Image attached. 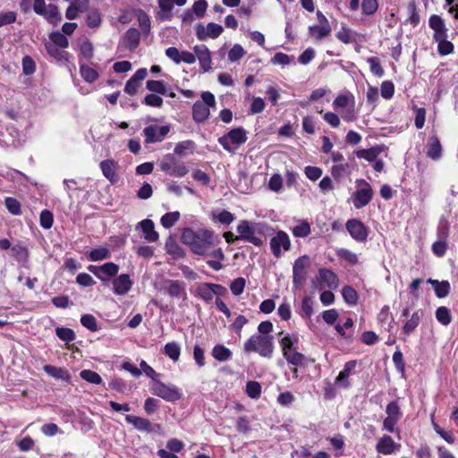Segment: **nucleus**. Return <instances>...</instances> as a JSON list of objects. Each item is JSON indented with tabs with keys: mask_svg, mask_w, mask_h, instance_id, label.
Returning <instances> with one entry per match:
<instances>
[{
	"mask_svg": "<svg viewBox=\"0 0 458 458\" xmlns=\"http://www.w3.org/2000/svg\"><path fill=\"white\" fill-rule=\"evenodd\" d=\"M43 370L50 377L55 379H62L68 381L70 379V374L67 369L53 365H45Z\"/></svg>",
	"mask_w": 458,
	"mask_h": 458,
	"instance_id": "35",
	"label": "nucleus"
},
{
	"mask_svg": "<svg viewBox=\"0 0 458 458\" xmlns=\"http://www.w3.org/2000/svg\"><path fill=\"white\" fill-rule=\"evenodd\" d=\"M224 31V28L217 23L209 22L207 27L199 23L196 27V36L199 40H205L207 38H217Z\"/></svg>",
	"mask_w": 458,
	"mask_h": 458,
	"instance_id": "17",
	"label": "nucleus"
},
{
	"mask_svg": "<svg viewBox=\"0 0 458 458\" xmlns=\"http://www.w3.org/2000/svg\"><path fill=\"white\" fill-rule=\"evenodd\" d=\"M102 23L101 13L98 9L90 10L86 17V24L91 29L98 28Z\"/></svg>",
	"mask_w": 458,
	"mask_h": 458,
	"instance_id": "44",
	"label": "nucleus"
},
{
	"mask_svg": "<svg viewBox=\"0 0 458 458\" xmlns=\"http://www.w3.org/2000/svg\"><path fill=\"white\" fill-rule=\"evenodd\" d=\"M80 72L83 80L89 83L95 82L98 77V72L87 64H80Z\"/></svg>",
	"mask_w": 458,
	"mask_h": 458,
	"instance_id": "41",
	"label": "nucleus"
},
{
	"mask_svg": "<svg viewBox=\"0 0 458 458\" xmlns=\"http://www.w3.org/2000/svg\"><path fill=\"white\" fill-rule=\"evenodd\" d=\"M377 319L381 327H386V331H391L393 327L394 318L390 312V307L388 305H385L381 308L377 314Z\"/></svg>",
	"mask_w": 458,
	"mask_h": 458,
	"instance_id": "30",
	"label": "nucleus"
},
{
	"mask_svg": "<svg viewBox=\"0 0 458 458\" xmlns=\"http://www.w3.org/2000/svg\"><path fill=\"white\" fill-rule=\"evenodd\" d=\"M195 143L192 140H183L178 142L174 149V154L178 156H186L187 151H193Z\"/></svg>",
	"mask_w": 458,
	"mask_h": 458,
	"instance_id": "52",
	"label": "nucleus"
},
{
	"mask_svg": "<svg viewBox=\"0 0 458 458\" xmlns=\"http://www.w3.org/2000/svg\"><path fill=\"white\" fill-rule=\"evenodd\" d=\"M140 227L144 234V238L149 242H155L158 240V233L155 231V225L150 219H144L140 223Z\"/></svg>",
	"mask_w": 458,
	"mask_h": 458,
	"instance_id": "31",
	"label": "nucleus"
},
{
	"mask_svg": "<svg viewBox=\"0 0 458 458\" xmlns=\"http://www.w3.org/2000/svg\"><path fill=\"white\" fill-rule=\"evenodd\" d=\"M336 38L344 44H350L355 41L351 29L342 26L341 30L335 34Z\"/></svg>",
	"mask_w": 458,
	"mask_h": 458,
	"instance_id": "57",
	"label": "nucleus"
},
{
	"mask_svg": "<svg viewBox=\"0 0 458 458\" xmlns=\"http://www.w3.org/2000/svg\"><path fill=\"white\" fill-rule=\"evenodd\" d=\"M201 98L202 101L198 100L192 106V119L197 123H201L208 120L210 114L209 107L216 106V98L211 92H202Z\"/></svg>",
	"mask_w": 458,
	"mask_h": 458,
	"instance_id": "6",
	"label": "nucleus"
},
{
	"mask_svg": "<svg viewBox=\"0 0 458 458\" xmlns=\"http://www.w3.org/2000/svg\"><path fill=\"white\" fill-rule=\"evenodd\" d=\"M170 131L169 125H148L143 129L145 143H156L162 141Z\"/></svg>",
	"mask_w": 458,
	"mask_h": 458,
	"instance_id": "15",
	"label": "nucleus"
},
{
	"mask_svg": "<svg viewBox=\"0 0 458 458\" xmlns=\"http://www.w3.org/2000/svg\"><path fill=\"white\" fill-rule=\"evenodd\" d=\"M268 226L264 223L242 220L236 231L242 241L252 243L257 247L263 245V240L258 235H264Z\"/></svg>",
	"mask_w": 458,
	"mask_h": 458,
	"instance_id": "3",
	"label": "nucleus"
},
{
	"mask_svg": "<svg viewBox=\"0 0 458 458\" xmlns=\"http://www.w3.org/2000/svg\"><path fill=\"white\" fill-rule=\"evenodd\" d=\"M292 233L295 237L305 238L311 233L310 225L307 220H302L299 225L292 228Z\"/></svg>",
	"mask_w": 458,
	"mask_h": 458,
	"instance_id": "46",
	"label": "nucleus"
},
{
	"mask_svg": "<svg viewBox=\"0 0 458 458\" xmlns=\"http://www.w3.org/2000/svg\"><path fill=\"white\" fill-rule=\"evenodd\" d=\"M212 292V283H201L196 287L195 296L208 303L214 298Z\"/></svg>",
	"mask_w": 458,
	"mask_h": 458,
	"instance_id": "34",
	"label": "nucleus"
},
{
	"mask_svg": "<svg viewBox=\"0 0 458 458\" xmlns=\"http://www.w3.org/2000/svg\"><path fill=\"white\" fill-rule=\"evenodd\" d=\"M87 269L98 278L104 285H107L109 280L106 276H116L119 272V266L114 262H107L101 266L89 265Z\"/></svg>",
	"mask_w": 458,
	"mask_h": 458,
	"instance_id": "12",
	"label": "nucleus"
},
{
	"mask_svg": "<svg viewBox=\"0 0 458 458\" xmlns=\"http://www.w3.org/2000/svg\"><path fill=\"white\" fill-rule=\"evenodd\" d=\"M424 313L422 310H417L414 311L410 318H408L402 327V333L405 336L411 335L416 328L420 326L421 322V318Z\"/></svg>",
	"mask_w": 458,
	"mask_h": 458,
	"instance_id": "23",
	"label": "nucleus"
},
{
	"mask_svg": "<svg viewBox=\"0 0 458 458\" xmlns=\"http://www.w3.org/2000/svg\"><path fill=\"white\" fill-rule=\"evenodd\" d=\"M386 417L400 420L402 416L401 409L396 401L390 402L386 408Z\"/></svg>",
	"mask_w": 458,
	"mask_h": 458,
	"instance_id": "64",
	"label": "nucleus"
},
{
	"mask_svg": "<svg viewBox=\"0 0 458 458\" xmlns=\"http://www.w3.org/2000/svg\"><path fill=\"white\" fill-rule=\"evenodd\" d=\"M336 255L340 259H344L351 265H356L359 263L358 256L348 249L342 248L337 250Z\"/></svg>",
	"mask_w": 458,
	"mask_h": 458,
	"instance_id": "53",
	"label": "nucleus"
},
{
	"mask_svg": "<svg viewBox=\"0 0 458 458\" xmlns=\"http://www.w3.org/2000/svg\"><path fill=\"white\" fill-rule=\"evenodd\" d=\"M318 275L321 282L325 283L330 289H336L339 285V278L337 275L329 268H319Z\"/></svg>",
	"mask_w": 458,
	"mask_h": 458,
	"instance_id": "28",
	"label": "nucleus"
},
{
	"mask_svg": "<svg viewBox=\"0 0 458 458\" xmlns=\"http://www.w3.org/2000/svg\"><path fill=\"white\" fill-rule=\"evenodd\" d=\"M22 73L24 75H31L36 72V63L30 55H25L21 60Z\"/></svg>",
	"mask_w": 458,
	"mask_h": 458,
	"instance_id": "60",
	"label": "nucleus"
},
{
	"mask_svg": "<svg viewBox=\"0 0 458 458\" xmlns=\"http://www.w3.org/2000/svg\"><path fill=\"white\" fill-rule=\"evenodd\" d=\"M194 52L196 54V57L199 59L201 69L205 72L209 71L211 69L212 60L210 52L207 46L197 45L194 47Z\"/></svg>",
	"mask_w": 458,
	"mask_h": 458,
	"instance_id": "24",
	"label": "nucleus"
},
{
	"mask_svg": "<svg viewBox=\"0 0 458 458\" xmlns=\"http://www.w3.org/2000/svg\"><path fill=\"white\" fill-rule=\"evenodd\" d=\"M123 43L130 51H135L140 43V32L136 28H130L124 34Z\"/></svg>",
	"mask_w": 458,
	"mask_h": 458,
	"instance_id": "27",
	"label": "nucleus"
},
{
	"mask_svg": "<svg viewBox=\"0 0 458 458\" xmlns=\"http://www.w3.org/2000/svg\"><path fill=\"white\" fill-rule=\"evenodd\" d=\"M32 7L38 15L44 17L49 22L62 19L57 5L54 4L47 5L45 0H34Z\"/></svg>",
	"mask_w": 458,
	"mask_h": 458,
	"instance_id": "13",
	"label": "nucleus"
},
{
	"mask_svg": "<svg viewBox=\"0 0 458 458\" xmlns=\"http://www.w3.org/2000/svg\"><path fill=\"white\" fill-rule=\"evenodd\" d=\"M291 249V241L288 234L279 230L275 236L270 239V250L276 258L282 256V250L288 251Z\"/></svg>",
	"mask_w": 458,
	"mask_h": 458,
	"instance_id": "14",
	"label": "nucleus"
},
{
	"mask_svg": "<svg viewBox=\"0 0 458 458\" xmlns=\"http://www.w3.org/2000/svg\"><path fill=\"white\" fill-rule=\"evenodd\" d=\"M112 284L114 294L124 295L131 289L133 282L128 274H121L113 280Z\"/></svg>",
	"mask_w": 458,
	"mask_h": 458,
	"instance_id": "19",
	"label": "nucleus"
},
{
	"mask_svg": "<svg viewBox=\"0 0 458 458\" xmlns=\"http://www.w3.org/2000/svg\"><path fill=\"white\" fill-rule=\"evenodd\" d=\"M246 394L251 399H259L261 395V385L258 381H249L246 384Z\"/></svg>",
	"mask_w": 458,
	"mask_h": 458,
	"instance_id": "54",
	"label": "nucleus"
},
{
	"mask_svg": "<svg viewBox=\"0 0 458 458\" xmlns=\"http://www.w3.org/2000/svg\"><path fill=\"white\" fill-rule=\"evenodd\" d=\"M330 25H312L310 27V32L315 36L317 39H321L331 33Z\"/></svg>",
	"mask_w": 458,
	"mask_h": 458,
	"instance_id": "51",
	"label": "nucleus"
},
{
	"mask_svg": "<svg viewBox=\"0 0 458 458\" xmlns=\"http://www.w3.org/2000/svg\"><path fill=\"white\" fill-rule=\"evenodd\" d=\"M146 88L155 94H160L164 96L167 94L165 83L163 81L148 80L146 83Z\"/></svg>",
	"mask_w": 458,
	"mask_h": 458,
	"instance_id": "48",
	"label": "nucleus"
},
{
	"mask_svg": "<svg viewBox=\"0 0 458 458\" xmlns=\"http://www.w3.org/2000/svg\"><path fill=\"white\" fill-rule=\"evenodd\" d=\"M310 267V259L303 255L295 259L293 266V284L295 289L302 288L308 276V269Z\"/></svg>",
	"mask_w": 458,
	"mask_h": 458,
	"instance_id": "9",
	"label": "nucleus"
},
{
	"mask_svg": "<svg viewBox=\"0 0 458 458\" xmlns=\"http://www.w3.org/2000/svg\"><path fill=\"white\" fill-rule=\"evenodd\" d=\"M248 140L246 131L242 127L233 128L230 130L226 134L223 135L218 139V143L223 147L225 150L229 153H233L234 149L232 148V144L240 146L244 144Z\"/></svg>",
	"mask_w": 458,
	"mask_h": 458,
	"instance_id": "8",
	"label": "nucleus"
},
{
	"mask_svg": "<svg viewBox=\"0 0 458 458\" xmlns=\"http://www.w3.org/2000/svg\"><path fill=\"white\" fill-rule=\"evenodd\" d=\"M427 282L433 286L436 296L437 298L442 299V298L446 297L449 294L451 285L448 281H446V280L438 281L437 279L429 278Z\"/></svg>",
	"mask_w": 458,
	"mask_h": 458,
	"instance_id": "32",
	"label": "nucleus"
},
{
	"mask_svg": "<svg viewBox=\"0 0 458 458\" xmlns=\"http://www.w3.org/2000/svg\"><path fill=\"white\" fill-rule=\"evenodd\" d=\"M164 354L169 357L174 361H177L181 355V347L175 342L167 343L164 346Z\"/></svg>",
	"mask_w": 458,
	"mask_h": 458,
	"instance_id": "43",
	"label": "nucleus"
},
{
	"mask_svg": "<svg viewBox=\"0 0 458 458\" xmlns=\"http://www.w3.org/2000/svg\"><path fill=\"white\" fill-rule=\"evenodd\" d=\"M378 9L377 0H362L361 11L364 15H372Z\"/></svg>",
	"mask_w": 458,
	"mask_h": 458,
	"instance_id": "63",
	"label": "nucleus"
},
{
	"mask_svg": "<svg viewBox=\"0 0 458 458\" xmlns=\"http://www.w3.org/2000/svg\"><path fill=\"white\" fill-rule=\"evenodd\" d=\"M407 18L403 21L404 24H410L416 28L420 22V9L416 0H409L406 4Z\"/></svg>",
	"mask_w": 458,
	"mask_h": 458,
	"instance_id": "22",
	"label": "nucleus"
},
{
	"mask_svg": "<svg viewBox=\"0 0 458 458\" xmlns=\"http://www.w3.org/2000/svg\"><path fill=\"white\" fill-rule=\"evenodd\" d=\"M55 334L57 337L66 343H70L75 339V333L68 327H56Z\"/></svg>",
	"mask_w": 458,
	"mask_h": 458,
	"instance_id": "62",
	"label": "nucleus"
},
{
	"mask_svg": "<svg viewBox=\"0 0 458 458\" xmlns=\"http://www.w3.org/2000/svg\"><path fill=\"white\" fill-rule=\"evenodd\" d=\"M132 12L138 18L139 26L142 32L146 35L149 34L151 29V21L148 14L142 9H134Z\"/></svg>",
	"mask_w": 458,
	"mask_h": 458,
	"instance_id": "36",
	"label": "nucleus"
},
{
	"mask_svg": "<svg viewBox=\"0 0 458 458\" xmlns=\"http://www.w3.org/2000/svg\"><path fill=\"white\" fill-rule=\"evenodd\" d=\"M80 377L83 380L94 385H100L103 381L101 376L98 372L90 369L81 370L80 372Z\"/></svg>",
	"mask_w": 458,
	"mask_h": 458,
	"instance_id": "50",
	"label": "nucleus"
},
{
	"mask_svg": "<svg viewBox=\"0 0 458 458\" xmlns=\"http://www.w3.org/2000/svg\"><path fill=\"white\" fill-rule=\"evenodd\" d=\"M165 291L170 297L186 298L185 284L180 280L166 281Z\"/></svg>",
	"mask_w": 458,
	"mask_h": 458,
	"instance_id": "25",
	"label": "nucleus"
},
{
	"mask_svg": "<svg viewBox=\"0 0 458 458\" xmlns=\"http://www.w3.org/2000/svg\"><path fill=\"white\" fill-rule=\"evenodd\" d=\"M181 238L182 242L188 245L194 254L199 256L207 255L214 244V232L204 228L197 231L184 228Z\"/></svg>",
	"mask_w": 458,
	"mask_h": 458,
	"instance_id": "1",
	"label": "nucleus"
},
{
	"mask_svg": "<svg viewBox=\"0 0 458 458\" xmlns=\"http://www.w3.org/2000/svg\"><path fill=\"white\" fill-rule=\"evenodd\" d=\"M342 295L346 303L349 305H356L358 302V293L356 290L350 286V285H344L342 289Z\"/></svg>",
	"mask_w": 458,
	"mask_h": 458,
	"instance_id": "47",
	"label": "nucleus"
},
{
	"mask_svg": "<svg viewBox=\"0 0 458 458\" xmlns=\"http://www.w3.org/2000/svg\"><path fill=\"white\" fill-rule=\"evenodd\" d=\"M125 420L140 431L149 433L153 430L152 424L148 419L128 414Z\"/></svg>",
	"mask_w": 458,
	"mask_h": 458,
	"instance_id": "29",
	"label": "nucleus"
},
{
	"mask_svg": "<svg viewBox=\"0 0 458 458\" xmlns=\"http://www.w3.org/2000/svg\"><path fill=\"white\" fill-rule=\"evenodd\" d=\"M99 167L103 175L110 182L111 184H115L119 176L117 171L119 168L118 162L114 159H106L100 162Z\"/></svg>",
	"mask_w": 458,
	"mask_h": 458,
	"instance_id": "18",
	"label": "nucleus"
},
{
	"mask_svg": "<svg viewBox=\"0 0 458 458\" xmlns=\"http://www.w3.org/2000/svg\"><path fill=\"white\" fill-rule=\"evenodd\" d=\"M64 49V48L58 47L52 44L46 45V50L47 54L60 62L68 61L69 54Z\"/></svg>",
	"mask_w": 458,
	"mask_h": 458,
	"instance_id": "39",
	"label": "nucleus"
},
{
	"mask_svg": "<svg viewBox=\"0 0 458 458\" xmlns=\"http://www.w3.org/2000/svg\"><path fill=\"white\" fill-rule=\"evenodd\" d=\"M428 26L433 30V40L437 43L438 54L445 56L454 53V46L447 39L448 29L444 19L438 14H432L428 18Z\"/></svg>",
	"mask_w": 458,
	"mask_h": 458,
	"instance_id": "2",
	"label": "nucleus"
},
{
	"mask_svg": "<svg viewBox=\"0 0 458 458\" xmlns=\"http://www.w3.org/2000/svg\"><path fill=\"white\" fill-rule=\"evenodd\" d=\"M151 392L153 394L164 399L166 402H176L182 396L180 389L174 385H165L157 380L154 383Z\"/></svg>",
	"mask_w": 458,
	"mask_h": 458,
	"instance_id": "10",
	"label": "nucleus"
},
{
	"mask_svg": "<svg viewBox=\"0 0 458 458\" xmlns=\"http://www.w3.org/2000/svg\"><path fill=\"white\" fill-rule=\"evenodd\" d=\"M4 204L7 210L14 216H19L21 214V206L18 199L13 197H7L4 199Z\"/></svg>",
	"mask_w": 458,
	"mask_h": 458,
	"instance_id": "56",
	"label": "nucleus"
},
{
	"mask_svg": "<svg viewBox=\"0 0 458 458\" xmlns=\"http://www.w3.org/2000/svg\"><path fill=\"white\" fill-rule=\"evenodd\" d=\"M367 62L369 64L370 72L377 76L382 77L384 75V69L380 64V60L377 56L369 57Z\"/></svg>",
	"mask_w": 458,
	"mask_h": 458,
	"instance_id": "61",
	"label": "nucleus"
},
{
	"mask_svg": "<svg viewBox=\"0 0 458 458\" xmlns=\"http://www.w3.org/2000/svg\"><path fill=\"white\" fill-rule=\"evenodd\" d=\"M211 355L216 360L219 362H225L232 359L233 352L229 348L225 347L224 344H219L213 347Z\"/></svg>",
	"mask_w": 458,
	"mask_h": 458,
	"instance_id": "33",
	"label": "nucleus"
},
{
	"mask_svg": "<svg viewBox=\"0 0 458 458\" xmlns=\"http://www.w3.org/2000/svg\"><path fill=\"white\" fill-rule=\"evenodd\" d=\"M357 366V360H352L345 362L344 366V369L339 372L338 376L336 377L335 380V384L342 386L343 388H348L350 387V382L348 380L349 377L351 376L352 372L354 370V369Z\"/></svg>",
	"mask_w": 458,
	"mask_h": 458,
	"instance_id": "20",
	"label": "nucleus"
},
{
	"mask_svg": "<svg viewBox=\"0 0 458 458\" xmlns=\"http://www.w3.org/2000/svg\"><path fill=\"white\" fill-rule=\"evenodd\" d=\"M54 223V216L51 211L48 209H44L41 211L39 216V224L40 226L44 229H50L53 226Z\"/></svg>",
	"mask_w": 458,
	"mask_h": 458,
	"instance_id": "58",
	"label": "nucleus"
},
{
	"mask_svg": "<svg viewBox=\"0 0 458 458\" xmlns=\"http://www.w3.org/2000/svg\"><path fill=\"white\" fill-rule=\"evenodd\" d=\"M210 255L216 259V260H212V259H209L207 261V264L209 267H211L212 269H214L215 271H219L223 268V265L221 263V261H223L225 259V254L222 250L221 248H217L215 250H213Z\"/></svg>",
	"mask_w": 458,
	"mask_h": 458,
	"instance_id": "40",
	"label": "nucleus"
},
{
	"mask_svg": "<svg viewBox=\"0 0 458 458\" xmlns=\"http://www.w3.org/2000/svg\"><path fill=\"white\" fill-rule=\"evenodd\" d=\"M81 325L91 332H97L98 327L96 318L91 314H84L81 318Z\"/></svg>",
	"mask_w": 458,
	"mask_h": 458,
	"instance_id": "59",
	"label": "nucleus"
},
{
	"mask_svg": "<svg viewBox=\"0 0 458 458\" xmlns=\"http://www.w3.org/2000/svg\"><path fill=\"white\" fill-rule=\"evenodd\" d=\"M109 257L110 252L106 247L92 249L87 255L88 259L90 261H100L106 259Z\"/></svg>",
	"mask_w": 458,
	"mask_h": 458,
	"instance_id": "42",
	"label": "nucleus"
},
{
	"mask_svg": "<svg viewBox=\"0 0 458 458\" xmlns=\"http://www.w3.org/2000/svg\"><path fill=\"white\" fill-rule=\"evenodd\" d=\"M49 38L51 40L50 44L55 45L58 47L66 48L69 46V41L65 35L59 31L52 32L49 36Z\"/></svg>",
	"mask_w": 458,
	"mask_h": 458,
	"instance_id": "55",
	"label": "nucleus"
},
{
	"mask_svg": "<svg viewBox=\"0 0 458 458\" xmlns=\"http://www.w3.org/2000/svg\"><path fill=\"white\" fill-rule=\"evenodd\" d=\"M358 185H363V188L356 190L352 194L353 206L360 209L367 206L373 198V191L370 184L364 179H358L356 181Z\"/></svg>",
	"mask_w": 458,
	"mask_h": 458,
	"instance_id": "11",
	"label": "nucleus"
},
{
	"mask_svg": "<svg viewBox=\"0 0 458 458\" xmlns=\"http://www.w3.org/2000/svg\"><path fill=\"white\" fill-rule=\"evenodd\" d=\"M346 230L351 237L359 242H363L369 236L368 227L359 219L352 218L346 222Z\"/></svg>",
	"mask_w": 458,
	"mask_h": 458,
	"instance_id": "16",
	"label": "nucleus"
},
{
	"mask_svg": "<svg viewBox=\"0 0 458 458\" xmlns=\"http://www.w3.org/2000/svg\"><path fill=\"white\" fill-rule=\"evenodd\" d=\"M442 151L443 148L439 138L437 135H431L427 144V156L433 160H437L441 157Z\"/></svg>",
	"mask_w": 458,
	"mask_h": 458,
	"instance_id": "26",
	"label": "nucleus"
},
{
	"mask_svg": "<svg viewBox=\"0 0 458 458\" xmlns=\"http://www.w3.org/2000/svg\"><path fill=\"white\" fill-rule=\"evenodd\" d=\"M283 356L289 364L295 367L305 365L306 357L294 347V341L290 335H285L279 340Z\"/></svg>",
	"mask_w": 458,
	"mask_h": 458,
	"instance_id": "7",
	"label": "nucleus"
},
{
	"mask_svg": "<svg viewBox=\"0 0 458 458\" xmlns=\"http://www.w3.org/2000/svg\"><path fill=\"white\" fill-rule=\"evenodd\" d=\"M436 318L443 326H448L452 322L451 311L447 307L441 306L436 310Z\"/></svg>",
	"mask_w": 458,
	"mask_h": 458,
	"instance_id": "49",
	"label": "nucleus"
},
{
	"mask_svg": "<svg viewBox=\"0 0 458 458\" xmlns=\"http://www.w3.org/2000/svg\"><path fill=\"white\" fill-rule=\"evenodd\" d=\"M354 97L352 93L338 95L333 101V106L335 109L345 108L348 106L354 107Z\"/></svg>",
	"mask_w": 458,
	"mask_h": 458,
	"instance_id": "38",
	"label": "nucleus"
},
{
	"mask_svg": "<svg viewBox=\"0 0 458 458\" xmlns=\"http://www.w3.org/2000/svg\"><path fill=\"white\" fill-rule=\"evenodd\" d=\"M399 448L400 445L396 444L388 435H384L376 445L377 452L385 455L392 454Z\"/></svg>",
	"mask_w": 458,
	"mask_h": 458,
	"instance_id": "21",
	"label": "nucleus"
},
{
	"mask_svg": "<svg viewBox=\"0 0 458 458\" xmlns=\"http://www.w3.org/2000/svg\"><path fill=\"white\" fill-rule=\"evenodd\" d=\"M158 170L171 177H183L189 173L185 163L174 154L168 153L157 160Z\"/></svg>",
	"mask_w": 458,
	"mask_h": 458,
	"instance_id": "5",
	"label": "nucleus"
},
{
	"mask_svg": "<svg viewBox=\"0 0 458 458\" xmlns=\"http://www.w3.org/2000/svg\"><path fill=\"white\" fill-rule=\"evenodd\" d=\"M181 214L179 211L167 212L162 216L160 223L163 227L168 229L173 227L180 219Z\"/></svg>",
	"mask_w": 458,
	"mask_h": 458,
	"instance_id": "45",
	"label": "nucleus"
},
{
	"mask_svg": "<svg viewBox=\"0 0 458 458\" xmlns=\"http://www.w3.org/2000/svg\"><path fill=\"white\" fill-rule=\"evenodd\" d=\"M381 151L382 148L378 146H376L366 149L357 150L356 157L358 158H363L369 162H373L377 159Z\"/></svg>",
	"mask_w": 458,
	"mask_h": 458,
	"instance_id": "37",
	"label": "nucleus"
},
{
	"mask_svg": "<svg viewBox=\"0 0 458 458\" xmlns=\"http://www.w3.org/2000/svg\"><path fill=\"white\" fill-rule=\"evenodd\" d=\"M273 335H253L244 343L246 353L257 352L261 357L270 358L274 352Z\"/></svg>",
	"mask_w": 458,
	"mask_h": 458,
	"instance_id": "4",
	"label": "nucleus"
}]
</instances>
